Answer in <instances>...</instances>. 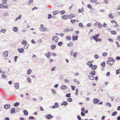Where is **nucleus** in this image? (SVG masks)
<instances>
[{
	"instance_id": "f257e3e1",
	"label": "nucleus",
	"mask_w": 120,
	"mask_h": 120,
	"mask_svg": "<svg viewBox=\"0 0 120 120\" xmlns=\"http://www.w3.org/2000/svg\"><path fill=\"white\" fill-rule=\"evenodd\" d=\"M59 107V104L58 103L56 102L54 104V106H52V109H55L56 108H58Z\"/></svg>"
},
{
	"instance_id": "f03ea898",
	"label": "nucleus",
	"mask_w": 120,
	"mask_h": 120,
	"mask_svg": "<svg viewBox=\"0 0 120 120\" xmlns=\"http://www.w3.org/2000/svg\"><path fill=\"white\" fill-rule=\"evenodd\" d=\"M99 35L100 34L99 33H98L97 34H95L94 36H92V38L95 40V38L97 39L98 38Z\"/></svg>"
},
{
	"instance_id": "7ed1b4c3",
	"label": "nucleus",
	"mask_w": 120,
	"mask_h": 120,
	"mask_svg": "<svg viewBox=\"0 0 120 120\" xmlns=\"http://www.w3.org/2000/svg\"><path fill=\"white\" fill-rule=\"evenodd\" d=\"M58 38L57 36H54L52 37V40L57 42H58Z\"/></svg>"
},
{
	"instance_id": "20e7f679",
	"label": "nucleus",
	"mask_w": 120,
	"mask_h": 120,
	"mask_svg": "<svg viewBox=\"0 0 120 120\" xmlns=\"http://www.w3.org/2000/svg\"><path fill=\"white\" fill-rule=\"evenodd\" d=\"M94 104H96L99 102V99L97 98L94 99L93 100Z\"/></svg>"
},
{
	"instance_id": "39448f33",
	"label": "nucleus",
	"mask_w": 120,
	"mask_h": 120,
	"mask_svg": "<svg viewBox=\"0 0 120 120\" xmlns=\"http://www.w3.org/2000/svg\"><path fill=\"white\" fill-rule=\"evenodd\" d=\"M63 19H66L68 18V16L67 15H65L61 17Z\"/></svg>"
},
{
	"instance_id": "423d86ee",
	"label": "nucleus",
	"mask_w": 120,
	"mask_h": 120,
	"mask_svg": "<svg viewBox=\"0 0 120 120\" xmlns=\"http://www.w3.org/2000/svg\"><path fill=\"white\" fill-rule=\"evenodd\" d=\"M60 88L61 90L65 89L67 88V86L65 85H63L61 86Z\"/></svg>"
},
{
	"instance_id": "0eeeda50",
	"label": "nucleus",
	"mask_w": 120,
	"mask_h": 120,
	"mask_svg": "<svg viewBox=\"0 0 120 120\" xmlns=\"http://www.w3.org/2000/svg\"><path fill=\"white\" fill-rule=\"evenodd\" d=\"M10 105L9 104H7L5 105L4 106V108L6 109L9 108L10 107Z\"/></svg>"
},
{
	"instance_id": "6e6552de",
	"label": "nucleus",
	"mask_w": 120,
	"mask_h": 120,
	"mask_svg": "<svg viewBox=\"0 0 120 120\" xmlns=\"http://www.w3.org/2000/svg\"><path fill=\"white\" fill-rule=\"evenodd\" d=\"M8 51H5L4 53V54L3 55L5 57H6L8 56Z\"/></svg>"
},
{
	"instance_id": "1a4fd4ad",
	"label": "nucleus",
	"mask_w": 120,
	"mask_h": 120,
	"mask_svg": "<svg viewBox=\"0 0 120 120\" xmlns=\"http://www.w3.org/2000/svg\"><path fill=\"white\" fill-rule=\"evenodd\" d=\"M52 116L50 114L48 115H46V118L48 119H50L52 118Z\"/></svg>"
},
{
	"instance_id": "9d476101",
	"label": "nucleus",
	"mask_w": 120,
	"mask_h": 120,
	"mask_svg": "<svg viewBox=\"0 0 120 120\" xmlns=\"http://www.w3.org/2000/svg\"><path fill=\"white\" fill-rule=\"evenodd\" d=\"M45 56H46L48 58H49L51 56V53L50 52H48L46 53L45 55Z\"/></svg>"
},
{
	"instance_id": "9b49d317",
	"label": "nucleus",
	"mask_w": 120,
	"mask_h": 120,
	"mask_svg": "<svg viewBox=\"0 0 120 120\" xmlns=\"http://www.w3.org/2000/svg\"><path fill=\"white\" fill-rule=\"evenodd\" d=\"M18 51L20 53H22L24 52V49L23 48H21V49H19Z\"/></svg>"
},
{
	"instance_id": "f8f14e48",
	"label": "nucleus",
	"mask_w": 120,
	"mask_h": 120,
	"mask_svg": "<svg viewBox=\"0 0 120 120\" xmlns=\"http://www.w3.org/2000/svg\"><path fill=\"white\" fill-rule=\"evenodd\" d=\"M75 17V15L73 14H70L68 16V18L70 19H71Z\"/></svg>"
},
{
	"instance_id": "ddd939ff",
	"label": "nucleus",
	"mask_w": 120,
	"mask_h": 120,
	"mask_svg": "<svg viewBox=\"0 0 120 120\" xmlns=\"http://www.w3.org/2000/svg\"><path fill=\"white\" fill-rule=\"evenodd\" d=\"M16 89H18L19 88V83H16L14 85Z\"/></svg>"
},
{
	"instance_id": "4468645a",
	"label": "nucleus",
	"mask_w": 120,
	"mask_h": 120,
	"mask_svg": "<svg viewBox=\"0 0 120 120\" xmlns=\"http://www.w3.org/2000/svg\"><path fill=\"white\" fill-rule=\"evenodd\" d=\"M72 38L73 41L76 40L78 39V36H73Z\"/></svg>"
},
{
	"instance_id": "2eb2a0df",
	"label": "nucleus",
	"mask_w": 120,
	"mask_h": 120,
	"mask_svg": "<svg viewBox=\"0 0 120 120\" xmlns=\"http://www.w3.org/2000/svg\"><path fill=\"white\" fill-rule=\"evenodd\" d=\"M87 64L90 67H91L92 66V64L91 62L90 61L88 62Z\"/></svg>"
},
{
	"instance_id": "dca6fc26",
	"label": "nucleus",
	"mask_w": 120,
	"mask_h": 120,
	"mask_svg": "<svg viewBox=\"0 0 120 120\" xmlns=\"http://www.w3.org/2000/svg\"><path fill=\"white\" fill-rule=\"evenodd\" d=\"M88 77L91 80H94L95 79V78L94 76L91 75H88Z\"/></svg>"
},
{
	"instance_id": "f3484780",
	"label": "nucleus",
	"mask_w": 120,
	"mask_h": 120,
	"mask_svg": "<svg viewBox=\"0 0 120 120\" xmlns=\"http://www.w3.org/2000/svg\"><path fill=\"white\" fill-rule=\"evenodd\" d=\"M59 11H54L53 12V14L54 15H55L59 13Z\"/></svg>"
},
{
	"instance_id": "a211bd4d",
	"label": "nucleus",
	"mask_w": 120,
	"mask_h": 120,
	"mask_svg": "<svg viewBox=\"0 0 120 120\" xmlns=\"http://www.w3.org/2000/svg\"><path fill=\"white\" fill-rule=\"evenodd\" d=\"M97 68V66L96 65H94L92 66L91 69L92 70H95Z\"/></svg>"
},
{
	"instance_id": "6ab92c4d",
	"label": "nucleus",
	"mask_w": 120,
	"mask_h": 120,
	"mask_svg": "<svg viewBox=\"0 0 120 120\" xmlns=\"http://www.w3.org/2000/svg\"><path fill=\"white\" fill-rule=\"evenodd\" d=\"M108 16L109 18L111 19H112L114 18V16L112 15V13L109 14L108 15Z\"/></svg>"
},
{
	"instance_id": "aec40b11",
	"label": "nucleus",
	"mask_w": 120,
	"mask_h": 120,
	"mask_svg": "<svg viewBox=\"0 0 120 120\" xmlns=\"http://www.w3.org/2000/svg\"><path fill=\"white\" fill-rule=\"evenodd\" d=\"M95 24H96V25L98 24V27L99 28H101L102 26V25L100 23H98V22H97Z\"/></svg>"
},
{
	"instance_id": "412c9836",
	"label": "nucleus",
	"mask_w": 120,
	"mask_h": 120,
	"mask_svg": "<svg viewBox=\"0 0 120 120\" xmlns=\"http://www.w3.org/2000/svg\"><path fill=\"white\" fill-rule=\"evenodd\" d=\"M24 114L25 115H27L28 114V113L27 111L26 110H24L23 111Z\"/></svg>"
},
{
	"instance_id": "4be33fe9",
	"label": "nucleus",
	"mask_w": 120,
	"mask_h": 120,
	"mask_svg": "<svg viewBox=\"0 0 120 120\" xmlns=\"http://www.w3.org/2000/svg\"><path fill=\"white\" fill-rule=\"evenodd\" d=\"M13 30L15 32H17L18 30V28L17 27H14L13 29Z\"/></svg>"
},
{
	"instance_id": "5701e85b",
	"label": "nucleus",
	"mask_w": 120,
	"mask_h": 120,
	"mask_svg": "<svg viewBox=\"0 0 120 120\" xmlns=\"http://www.w3.org/2000/svg\"><path fill=\"white\" fill-rule=\"evenodd\" d=\"M73 45V43L72 42H71L68 44V46L69 47H70L72 46Z\"/></svg>"
},
{
	"instance_id": "b1692460",
	"label": "nucleus",
	"mask_w": 120,
	"mask_h": 120,
	"mask_svg": "<svg viewBox=\"0 0 120 120\" xmlns=\"http://www.w3.org/2000/svg\"><path fill=\"white\" fill-rule=\"evenodd\" d=\"M29 45L27 43L25 45H24V48L25 49H27Z\"/></svg>"
},
{
	"instance_id": "393cba45",
	"label": "nucleus",
	"mask_w": 120,
	"mask_h": 120,
	"mask_svg": "<svg viewBox=\"0 0 120 120\" xmlns=\"http://www.w3.org/2000/svg\"><path fill=\"white\" fill-rule=\"evenodd\" d=\"M101 65L102 66V67L103 68H104L105 65V62H102L101 64Z\"/></svg>"
},
{
	"instance_id": "a878e982",
	"label": "nucleus",
	"mask_w": 120,
	"mask_h": 120,
	"mask_svg": "<svg viewBox=\"0 0 120 120\" xmlns=\"http://www.w3.org/2000/svg\"><path fill=\"white\" fill-rule=\"evenodd\" d=\"M32 71V70L31 69H29L28 70L27 73L28 74H30Z\"/></svg>"
},
{
	"instance_id": "bb28decb",
	"label": "nucleus",
	"mask_w": 120,
	"mask_h": 120,
	"mask_svg": "<svg viewBox=\"0 0 120 120\" xmlns=\"http://www.w3.org/2000/svg\"><path fill=\"white\" fill-rule=\"evenodd\" d=\"M96 41V42H99V41H102V40L101 39H100V38H97V39H96V38H95V40Z\"/></svg>"
},
{
	"instance_id": "cd10ccee",
	"label": "nucleus",
	"mask_w": 120,
	"mask_h": 120,
	"mask_svg": "<svg viewBox=\"0 0 120 120\" xmlns=\"http://www.w3.org/2000/svg\"><path fill=\"white\" fill-rule=\"evenodd\" d=\"M95 71H92L90 73V74L91 75H95L96 74Z\"/></svg>"
},
{
	"instance_id": "c85d7f7f",
	"label": "nucleus",
	"mask_w": 120,
	"mask_h": 120,
	"mask_svg": "<svg viewBox=\"0 0 120 120\" xmlns=\"http://www.w3.org/2000/svg\"><path fill=\"white\" fill-rule=\"evenodd\" d=\"M67 101L68 102H71L72 101V99L71 98H68L67 99Z\"/></svg>"
},
{
	"instance_id": "c756f323",
	"label": "nucleus",
	"mask_w": 120,
	"mask_h": 120,
	"mask_svg": "<svg viewBox=\"0 0 120 120\" xmlns=\"http://www.w3.org/2000/svg\"><path fill=\"white\" fill-rule=\"evenodd\" d=\"M111 34H115L116 33V32L115 31H111Z\"/></svg>"
},
{
	"instance_id": "7c9ffc66",
	"label": "nucleus",
	"mask_w": 120,
	"mask_h": 120,
	"mask_svg": "<svg viewBox=\"0 0 120 120\" xmlns=\"http://www.w3.org/2000/svg\"><path fill=\"white\" fill-rule=\"evenodd\" d=\"M84 10V9L83 8L81 9H80L79 10V13L82 12Z\"/></svg>"
},
{
	"instance_id": "2f4dec72",
	"label": "nucleus",
	"mask_w": 120,
	"mask_h": 120,
	"mask_svg": "<svg viewBox=\"0 0 120 120\" xmlns=\"http://www.w3.org/2000/svg\"><path fill=\"white\" fill-rule=\"evenodd\" d=\"M56 47V45H53L51 46V48L52 49H55Z\"/></svg>"
},
{
	"instance_id": "473e14b6",
	"label": "nucleus",
	"mask_w": 120,
	"mask_h": 120,
	"mask_svg": "<svg viewBox=\"0 0 120 120\" xmlns=\"http://www.w3.org/2000/svg\"><path fill=\"white\" fill-rule=\"evenodd\" d=\"M66 38L68 40H70L71 39V37L69 36H67L66 37Z\"/></svg>"
},
{
	"instance_id": "72a5a7b5",
	"label": "nucleus",
	"mask_w": 120,
	"mask_h": 120,
	"mask_svg": "<svg viewBox=\"0 0 120 120\" xmlns=\"http://www.w3.org/2000/svg\"><path fill=\"white\" fill-rule=\"evenodd\" d=\"M6 75L4 74H3L1 75V77L2 78L4 79L6 77Z\"/></svg>"
},
{
	"instance_id": "f704fd0d",
	"label": "nucleus",
	"mask_w": 120,
	"mask_h": 120,
	"mask_svg": "<svg viewBox=\"0 0 120 120\" xmlns=\"http://www.w3.org/2000/svg\"><path fill=\"white\" fill-rule=\"evenodd\" d=\"M33 2V0H30L28 2V5H30L31 4H32Z\"/></svg>"
},
{
	"instance_id": "c9c22d12",
	"label": "nucleus",
	"mask_w": 120,
	"mask_h": 120,
	"mask_svg": "<svg viewBox=\"0 0 120 120\" xmlns=\"http://www.w3.org/2000/svg\"><path fill=\"white\" fill-rule=\"evenodd\" d=\"M78 53L77 52H75L73 53V56L74 57H76L77 55L78 54Z\"/></svg>"
},
{
	"instance_id": "e433bc0d",
	"label": "nucleus",
	"mask_w": 120,
	"mask_h": 120,
	"mask_svg": "<svg viewBox=\"0 0 120 120\" xmlns=\"http://www.w3.org/2000/svg\"><path fill=\"white\" fill-rule=\"evenodd\" d=\"M65 12V11L64 10L61 11L60 12V14L62 15L64 14Z\"/></svg>"
},
{
	"instance_id": "4c0bfd02",
	"label": "nucleus",
	"mask_w": 120,
	"mask_h": 120,
	"mask_svg": "<svg viewBox=\"0 0 120 120\" xmlns=\"http://www.w3.org/2000/svg\"><path fill=\"white\" fill-rule=\"evenodd\" d=\"M52 91L53 94H56V91L54 89H52Z\"/></svg>"
},
{
	"instance_id": "58836bf2",
	"label": "nucleus",
	"mask_w": 120,
	"mask_h": 120,
	"mask_svg": "<svg viewBox=\"0 0 120 120\" xmlns=\"http://www.w3.org/2000/svg\"><path fill=\"white\" fill-rule=\"evenodd\" d=\"M115 23L116 24V25H114L113 27L115 28H116L118 27L119 25L117 24V22Z\"/></svg>"
},
{
	"instance_id": "ea45409f",
	"label": "nucleus",
	"mask_w": 120,
	"mask_h": 120,
	"mask_svg": "<svg viewBox=\"0 0 120 120\" xmlns=\"http://www.w3.org/2000/svg\"><path fill=\"white\" fill-rule=\"evenodd\" d=\"M78 89H77L76 90L75 95H78Z\"/></svg>"
},
{
	"instance_id": "a19ab883",
	"label": "nucleus",
	"mask_w": 120,
	"mask_h": 120,
	"mask_svg": "<svg viewBox=\"0 0 120 120\" xmlns=\"http://www.w3.org/2000/svg\"><path fill=\"white\" fill-rule=\"evenodd\" d=\"M102 55L104 56H106L107 55V53L106 52H104L103 53Z\"/></svg>"
},
{
	"instance_id": "79ce46f5",
	"label": "nucleus",
	"mask_w": 120,
	"mask_h": 120,
	"mask_svg": "<svg viewBox=\"0 0 120 120\" xmlns=\"http://www.w3.org/2000/svg\"><path fill=\"white\" fill-rule=\"evenodd\" d=\"M41 30L42 31H45L46 30V29L44 27L42 29H41Z\"/></svg>"
},
{
	"instance_id": "37998d69",
	"label": "nucleus",
	"mask_w": 120,
	"mask_h": 120,
	"mask_svg": "<svg viewBox=\"0 0 120 120\" xmlns=\"http://www.w3.org/2000/svg\"><path fill=\"white\" fill-rule=\"evenodd\" d=\"M19 105V103L18 102H16L14 104V106L15 107H17Z\"/></svg>"
},
{
	"instance_id": "c03bdc74",
	"label": "nucleus",
	"mask_w": 120,
	"mask_h": 120,
	"mask_svg": "<svg viewBox=\"0 0 120 120\" xmlns=\"http://www.w3.org/2000/svg\"><path fill=\"white\" fill-rule=\"evenodd\" d=\"M27 81L28 82H31V80L30 78L28 77L27 78Z\"/></svg>"
},
{
	"instance_id": "a18cd8bd",
	"label": "nucleus",
	"mask_w": 120,
	"mask_h": 120,
	"mask_svg": "<svg viewBox=\"0 0 120 120\" xmlns=\"http://www.w3.org/2000/svg\"><path fill=\"white\" fill-rule=\"evenodd\" d=\"M21 17H22V15H20L19 16V17H18L16 18V19H15V20L16 21V20H18V19H21Z\"/></svg>"
},
{
	"instance_id": "49530a36",
	"label": "nucleus",
	"mask_w": 120,
	"mask_h": 120,
	"mask_svg": "<svg viewBox=\"0 0 120 120\" xmlns=\"http://www.w3.org/2000/svg\"><path fill=\"white\" fill-rule=\"evenodd\" d=\"M117 114V112L115 111L113 112L112 114V116H114L116 115Z\"/></svg>"
},
{
	"instance_id": "de8ad7c7",
	"label": "nucleus",
	"mask_w": 120,
	"mask_h": 120,
	"mask_svg": "<svg viewBox=\"0 0 120 120\" xmlns=\"http://www.w3.org/2000/svg\"><path fill=\"white\" fill-rule=\"evenodd\" d=\"M7 2V0H3V4H6Z\"/></svg>"
},
{
	"instance_id": "09e8293b",
	"label": "nucleus",
	"mask_w": 120,
	"mask_h": 120,
	"mask_svg": "<svg viewBox=\"0 0 120 120\" xmlns=\"http://www.w3.org/2000/svg\"><path fill=\"white\" fill-rule=\"evenodd\" d=\"M6 31V30L5 29H2L1 31V33H4Z\"/></svg>"
},
{
	"instance_id": "8fccbe9b",
	"label": "nucleus",
	"mask_w": 120,
	"mask_h": 120,
	"mask_svg": "<svg viewBox=\"0 0 120 120\" xmlns=\"http://www.w3.org/2000/svg\"><path fill=\"white\" fill-rule=\"evenodd\" d=\"M106 104L107 105L109 106V107H111V104L110 103H108V102L107 103H106Z\"/></svg>"
},
{
	"instance_id": "3c124183",
	"label": "nucleus",
	"mask_w": 120,
	"mask_h": 120,
	"mask_svg": "<svg viewBox=\"0 0 120 120\" xmlns=\"http://www.w3.org/2000/svg\"><path fill=\"white\" fill-rule=\"evenodd\" d=\"M22 43L23 44H27L26 41H23L22 42Z\"/></svg>"
},
{
	"instance_id": "603ef678",
	"label": "nucleus",
	"mask_w": 120,
	"mask_h": 120,
	"mask_svg": "<svg viewBox=\"0 0 120 120\" xmlns=\"http://www.w3.org/2000/svg\"><path fill=\"white\" fill-rule=\"evenodd\" d=\"M56 68V67H54L53 68H52L51 69V71H54L55 70Z\"/></svg>"
},
{
	"instance_id": "864d4df0",
	"label": "nucleus",
	"mask_w": 120,
	"mask_h": 120,
	"mask_svg": "<svg viewBox=\"0 0 120 120\" xmlns=\"http://www.w3.org/2000/svg\"><path fill=\"white\" fill-rule=\"evenodd\" d=\"M71 22L73 23H74L76 21V20L75 19H71Z\"/></svg>"
},
{
	"instance_id": "5fc2aeb1",
	"label": "nucleus",
	"mask_w": 120,
	"mask_h": 120,
	"mask_svg": "<svg viewBox=\"0 0 120 120\" xmlns=\"http://www.w3.org/2000/svg\"><path fill=\"white\" fill-rule=\"evenodd\" d=\"M63 104L64 105H67L68 103L67 102L64 101L63 102Z\"/></svg>"
},
{
	"instance_id": "6e6d98bb",
	"label": "nucleus",
	"mask_w": 120,
	"mask_h": 120,
	"mask_svg": "<svg viewBox=\"0 0 120 120\" xmlns=\"http://www.w3.org/2000/svg\"><path fill=\"white\" fill-rule=\"evenodd\" d=\"M111 22L112 23H115L116 22L115 20H111Z\"/></svg>"
},
{
	"instance_id": "4d7b16f0",
	"label": "nucleus",
	"mask_w": 120,
	"mask_h": 120,
	"mask_svg": "<svg viewBox=\"0 0 120 120\" xmlns=\"http://www.w3.org/2000/svg\"><path fill=\"white\" fill-rule=\"evenodd\" d=\"M71 94L70 93L68 94H66V96L67 97H71L70 96Z\"/></svg>"
},
{
	"instance_id": "13d9d810",
	"label": "nucleus",
	"mask_w": 120,
	"mask_h": 120,
	"mask_svg": "<svg viewBox=\"0 0 120 120\" xmlns=\"http://www.w3.org/2000/svg\"><path fill=\"white\" fill-rule=\"evenodd\" d=\"M15 112V109L14 108H12L11 110V113H14Z\"/></svg>"
},
{
	"instance_id": "bf43d9fd",
	"label": "nucleus",
	"mask_w": 120,
	"mask_h": 120,
	"mask_svg": "<svg viewBox=\"0 0 120 120\" xmlns=\"http://www.w3.org/2000/svg\"><path fill=\"white\" fill-rule=\"evenodd\" d=\"M64 32H68V29H64Z\"/></svg>"
},
{
	"instance_id": "052dcab7",
	"label": "nucleus",
	"mask_w": 120,
	"mask_h": 120,
	"mask_svg": "<svg viewBox=\"0 0 120 120\" xmlns=\"http://www.w3.org/2000/svg\"><path fill=\"white\" fill-rule=\"evenodd\" d=\"M116 60H119L120 59V57L119 56H117L116 58Z\"/></svg>"
},
{
	"instance_id": "680f3d73",
	"label": "nucleus",
	"mask_w": 120,
	"mask_h": 120,
	"mask_svg": "<svg viewBox=\"0 0 120 120\" xmlns=\"http://www.w3.org/2000/svg\"><path fill=\"white\" fill-rule=\"evenodd\" d=\"M90 1L92 3H94L97 1V0H90Z\"/></svg>"
},
{
	"instance_id": "e2e57ef3",
	"label": "nucleus",
	"mask_w": 120,
	"mask_h": 120,
	"mask_svg": "<svg viewBox=\"0 0 120 120\" xmlns=\"http://www.w3.org/2000/svg\"><path fill=\"white\" fill-rule=\"evenodd\" d=\"M71 89L72 90H75V87L74 86H71Z\"/></svg>"
},
{
	"instance_id": "0e129e2a",
	"label": "nucleus",
	"mask_w": 120,
	"mask_h": 120,
	"mask_svg": "<svg viewBox=\"0 0 120 120\" xmlns=\"http://www.w3.org/2000/svg\"><path fill=\"white\" fill-rule=\"evenodd\" d=\"M95 58L96 59H98L99 58V56L98 55H95L94 56Z\"/></svg>"
},
{
	"instance_id": "69168bd1",
	"label": "nucleus",
	"mask_w": 120,
	"mask_h": 120,
	"mask_svg": "<svg viewBox=\"0 0 120 120\" xmlns=\"http://www.w3.org/2000/svg\"><path fill=\"white\" fill-rule=\"evenodd\" d=\"M34 118V117L33 116H30L29 117V119L30 120L33 119Z\"/></svg>"
},
{
	"instance_id": "338daca9",
	"label": "nucleus",
	"mask_w": 120,
	"mask_h": 120,
	"mask_svg": "<svg viewBox=\"0 0 120 120\" xmlns=\"http://www.w3.org/2000/svg\"><path fill=\"white\" fill-rule=\"evenodd\" d=\"M77 118L79 120H81V117L79 116H77Z\"/></svg>"
},
{
	"instance_id": "774afa93",
	"label": "nucleus",
	"mask_w": 120,
	"mask_h": 120,
	"mask_svg": "<svg viewBox=\"0 0 120 120\" xmlns=\"http://www.w3.org/2000/svg\"><path fill=\"white\" fill-rule=\"evenodd\" d=\"M120 73L119 71V70H117L116 71V74H118Z\"/></svg>"
}]
</instances>
